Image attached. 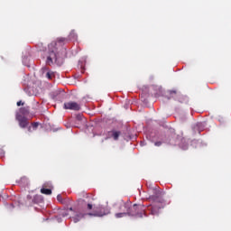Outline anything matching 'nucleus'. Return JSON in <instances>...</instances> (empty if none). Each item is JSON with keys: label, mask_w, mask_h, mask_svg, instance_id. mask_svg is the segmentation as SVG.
<instances>
[{"label": "nucleus", "mask_w": 231, "mask_h": 231, "mask_svg": "<svg viewBox=\"0 0 231 231\" xmlns=\"http://www.w3.org/2000/svg\"><path fill=\"white\" fill-rule=\"evenodd\" d=\"M46 79H48L49 80H51V79H53V73L48 71L45 75Z\"/></svg>", "instance_id": "obj_17"}, {"label": "nucleus", "mask_w": 231, "mask_h": 231, "mask_svg": "<svg viewBox=\"0 0 231 231\" xmlns=\"http://www.w3.org/2000/svg\"><path fill=\"white\" fill-rule=\"evenodd\" d=\"M166 97L168 99L175 98L176 100H178V97H178V92L176 90H169Z\"/></svg>", "instance_id": "obj_9"}, {"label": "nucleus", "mask_w": 231, "mask_h": 231, "mask_svg": "<svg viewBox=\"0 0 231 231\" xmlns=\"http://www.w3.org/2000/svg\"><path fill=\"white\" fill-rule=\"evenodd\" d=\"M165 192L160 190L159 189H153L152 194L149 197V201L153 203V205L148 208L152 216H158L160 214V208L165 207V199H163Z\"/></svg>", "instance_id": "obj_2"}, {"label": "nucleus", "mask_w": 231, "mask_h": 231, "mask_svg": "<svg viewBox=\"0 0 231 231\" xmlns=\"http://www.w3.org/2000/svg\"><path fill=\"white\" fill-rule=\"evenodd\" d=\"M28 131H32V128H31V127H29Z\"/></svg>", "instance_id": "obj_23"}, {"label": "nucleus", "mask_w": 231, "mask_h": 231, "mask_svg": "<svg viewBox=\"0 0 231 231\" xmlns=\"http://www.w3.org/2000/svg\"><path fill=\"white\" fill-rule=\"evenodd\" d=\"M120 134H122V132L116 131V130H111L106 133V140H109V138H113V140H118L120 138Z\"/></svg>", "instance_id": "obj_8"}, {"label": "nucleus", "mask_w": 231, "mask_h": 231, "mask_svg": "<svg viewBox=\"0 0 231 231\" xmlns=\"http://www.w3.org/2000/svg\"><path fill=\"white\" fill-rule=\"evenodd\" d=\"M57 199L59 203H61L62 205H66L67 203L66 199H62V195L60 194L57 196Z\"/></svg>", "instance_id": "obj_14"}, {"label": "nucleus", "mask_w": 231, "mask_h": 231, "mask_svg": "<svg viewBox=\"0 0 231 231\" xmlns=\"http://www.w3.org/2000/svg\"><path fill=\"white\" fill-rule=\"evenodd\" d=\"M68 42V39L66 38H58L56 42H52L49 45V56L46 60V64L48 66H51L54 62H57L59 60V50H64L62 46Z\"/></svg>", "instance_id": "obj_3"}, {"label": "nucleus", "mask_w": 231, "mask_h": 231, "mask_svg": "<svg viewBox=\"0 0 231 231\" xmlns=\"http://www.w3.org/2000/svg\"><path fill=\"white\" fill-rule=\"evenodd\" d=\"M16 106H18V107H19V106H24V103H23V101H18V102L16 103Z\"/></svg>", "instance_id": "obj_21"}, {"label": "nucleus", "mask_w": 231, "mask_h": 231, "mask_svg": "<svg viewBox=\"0 0 231 231\" xmlns=\"http://www.w3.org/2000/svg\"><path fill=\"white\" fill-rule=\"evenodd\" d=\"M63 107L64 109H69L70 111H80V104L75 101L65 102Z\"/></svg>", "instance_id": "obj_5"}, {"label": "nucleus", "mask_w": 231, "mask_h": 231, "mask_svg": "<svg viewBox=\"0 0 231 231\" xmlns=\"http://www.w3.org/2000/svg\"><path fill=\"white\" fill-rule=\"evenodd\" d=\"M69 210H70V212H73V208H69Z\"/></svg>", "instance_id": "obj_22"}, {"label": "nucleus", "mask_w": 231, "mask_h": 231, "mask_svg": "<svg viewBox=\"0 0 231 231\" xmlns=\"http://www.w3.org/2000/svg\"><path fill=\"white\" fill-rule=\"evenodd\" d=\"M95 197L91 194H87L84 199H79V203L85 208L87 213L79 215L74 217V223H79L82 217L85 216H90L91 217H103V216H107L109 214V208L107 206H95Z\"/></svg>", "instance_id": "obj_1"}, {"label": "nucleus", "mask_w": 231, "mask_h": 231, "mask_svg": "<svg viewBox=\"0 0 231 231\" xmlns=\"http://www.w3.org/2000/svg\"><path fill=\"white\" fill-rule=\"evenodd\" d=\"M32 203H42V197L41 195H35L32 199Z\"/></svg>", "instance_id": "obj_13"}, {"label": "nucleus", "mask_w": 231, "mask_h": 231, "mask_svg": "<svg viewBox=\"0 0 231 231\" xmlns=\"http://www.w3.org/2000/svg\"><path fill=\"white\" fill-rule=\"evenodd\" d=\"M52 185H51V182H45L43 185H42V188L43 189H51Z\"/></svg>", "instance_id": "obj_18"}, {"label": "nucleus", "mask_w": 231, "mask_h": 231, "mask_svg": "<svg viewBox=\"0 0 231 231\" xmlns=\"http://www.w3.org/2000/svg\"><path fill=\"white\" fill-rule=\"evenodd\" d=\"M154 145H155L156 147H160V146L162 145V142H161V141L155 142V143H154Z\"/></svg>", "instance_id": "obj_20"}, {"label": "nucleus", "mask_w": 231, "mask_h": 231, "mask_svg": "<svg viewBox=\"0 0 231 231\" xmlns=\"http://www.w3.org/2000/svg\"><path fill=\"white\" fill-rule=\"evenodd\" d=\"M69 39H77V33L75 32V31L70 32Z\"/></svg>", "instance_id": "obj_16"}, {"label": "nucleus", "mask_w": 231, "mask_h": 231, "mask_svg": "<svg viewBox=\"0 0 231 231\" xmlns=\"http://www.w3.org/2000/svg\"><path fill=\"white\" fill-rule=\"evenodd\" d=\"M42 69H46V68H43Z\"/></svg>", "instance_id": "obj_24"}, {"label": "nucleus", "mask_w": 231, "mask_h": 231, "mask_svg": "<svg viewBox=\"0 0 231 231\" xmlns=\"http://www.w3.org/2000/svg\"><path fill=\"white\" fill-rule=\"evenodd\" d=\"M32 125L33 129H37L39 127V123H32Z\"/></svg>", "instance_id": "obj_19"}, {"label": "nucleus", "mask_w": 231, "mask_h": 231, "mask_svg": "<svg viewBox=\"0 0 231 231\" xmlns=\"http://www.w3.org/2000/svg\"><path fill=\"white\" fill-rule=\"evenodd\" d=\"M40 191L45 196H51V189L42 188Z\"/></svg>", "instance_id": "obj_12"}, {"label": "nucleus", "mask_w": 231, "mask_h": 231, "mask_svg": "<svg viewBox=\"0 0 231 231\" xmlns=\"http://www.w3.org/2000/svg\"><path fill=\"white\" fill-rule=\"evenodd\" d=\"M20 113L23 116H28V115H30V106H23L20 108Z\"/></svg>", "instance_id": "obj_10"}, {"label": "nucleus", "mask_w": 231, "mask_h": 231, "mask_svg": "<svg viewBox=\"0 0 231 231\" xmlns=\"http://www.w3.org/2000/svg\"><path fill=\"white\" fill-rule=\"evenodd\" d=\"M115 216L117 219H119L120 217H125V216L127 215H125V212H120V213H116Z\"/></svg>", "instance_id": "obj_15"}, {"label": "nucleus", "mask_w": 231, "mask_h": 231, "mask_svg": "<svg viewBox=\"0 0 231 231\" xmlns=\"http://www.w3.org/2000/svg\"><path fill=\"white\" fill-rule=\"evenodd\" d=\"M138 205L134 204V206H131V203H129V210L132 212V214H127V216H135L136 217H143V215L142 213H138Z\"/></svg>", "instance_id": "obj_7"}, {"label": "nucleus", "mask_w": 231, "mask_h": 231, "mask_svg": "<svg viewBox=\"0 0 231 231\" xmlns=\"http://www.w3.org/2000/svg\"><path fill=\"white\" fill-rule=\"evenodd\" d=\"M16 120L19 122V126L22 127V129H25V127H28L29 123L26 116L18 114L16 115Z\"/></svg>", "instance_id": "obj_6"}, {"label": "nucleus", "mask_w": 231, "mask_h": 231, "mask_svg": "<svg viewBox=\"0 0 231 231\" xmlns=\"http://www.w3.org/2000/svg\"><path fill=\"white\" fill-rule=\"evenodd\" d=\"M82 120H84V116L81 114H78L76 116V124L75 127H79V125H81Z\"/></svg>", "instance_id": "obj_11"}, {"label": "nucleus", "mask_w": 231, "mask_h": 231, "mask_svg": "<svg viewBox=\"0 0 231 231\" xmlns=\"http://www.w3.org/2000/svg\"><path fill=\"white\" fill-rule=\"evenodd\" d=\"M116 207L119 212H125V214L127 216V214H133L129 210V203L124 202V200H121L120 202L116 204Z\"/></svg>", "instance_id": "obj_4"}]
</instances>
